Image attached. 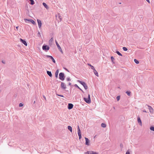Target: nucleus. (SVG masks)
<instances>
[{
    "label": "nucleus",
    "instance_id": "15",
    "mask_svg": "<svg viewBox=\"0 0 154 154\" xmlns=\"http://www.w3.org/2000/svg\"><path fill=\"white\" fill-rule=\"evenodd\" d=\"M93 72H94V74L95 75L97 76H98V73L97 72V71L95 69H93Z\"/></svg>",
    "mask_w": 154,
    "mask_h": 154
},
{
    "label": "nucleus",
    "instance_id": "49",
    "mask_svg": "<svg viewBox=\"0 0 154 154\" xmlns=\"http://www.w3.org/2000/svg\"><path fill=\"white\" fill-rule=\"evenodd\" d=\"M146 1L148 2L149 3V0H146Z\"/></svg>",
    "mask_w": 154,
    "mask_h": 154
},
{
    "label": "nucleus",
    "instance_id": "35",
    "mask_svg": "<svg viewBox=\"0 0 154 154\" xmlns=\"http://www.w3.org/2000/svg\"><path fill=\"white\" fill-rule=\"evenodd\" d=\"M56 95L58 96H60V97H64V96L63 95L59 94H57V93H56Z\"/></svg>",
    "mask_w": 154,
    "mask_h": 154
},
{
    "label": "nucleus",
    "instance_id": "32",
    "mask_svg": "<svg viewBox=\"0 0 154 154\" xmlns=\"http://www.w3.org/2000/svg\"><path fill=\"white\" fill-rule=\"evenodd\" d=\"M31 22L33 24V25H35L36 24V23L35 22V21L33 20H31Z\"/></svg>",
    "mask_w": 154,
    "mask_h": 154
},
{
    "label": "nucleus",
    "instance_id": "39",
    "mask_svg": "<svg viewBox=\"0 0 154 154\" xmlns=\"http://www.w3.org/2000/svg\"><path fill=\"white\" fill-rule=\"evenodd\" d=\"M77 130H78V132H79V131H81V130L79 128V125H78V127H77Z\"/></svg>",
    "mask_w": 154,
    "mask_h": 154
},
{
    "label": "nucleus",
    "instance_id": "7",
    "mask_svg": "<svg viewBox=\"0 0 154 154\" xmlns=\"http://www.w3.org/2000/svg\"><path fill=\"white\" fill-rule=\"evenodd\" d=\"M85 144L87 146H89V143L90 142V140L87 137H85Z\"/></svg>",
    "mask_w": 154,
    "mask_h": 154
},
{
    "label": "nucleus",
    "instance_id": "37",
    "mask_svg": "<svg viewBox=\"0 0 154 154\" xmlns=\"http://www.w3.org/2000/svg\"><path fill=\"white\" fill-rule=\"evenodd\" d=\"M117 100L118 101L120 99V96H118L116 97Z\"/></svg>",
    "mask_w": 154,
    "mask_h": 154
},
{
    "label": "nucleus",
    "instance_id": "52",
    "mask_svg": "<svg viewBox=\"0 0 154 154\" xmlns=\"http://www.w3.org/2000/svg\"><path fill=\"white\" fill-rule=\"evenodd\" d=\"M44 97H45V96H44Z\"/></svg>",
    "mask_w": 154,
    "mask_h": 154
},
{
    "label": "nucleus",
    "instance_id": "2",
    "mask_svg": "<svg viewBox=\"0 0 154 154\" xmlns=\"http://www.w3.org/2000/svg\"><path fill=\"white\" fill-rule=\"evenodd\" d=\"M59 79L61 80L62 81H63L64 80L65 78L64 73L63 72H60L59 74Z\"/></svg>",
    "mask_w": 154,
    "mask_h": 154
},
{
    "label": "nucleus",
    "instance_id": "45",
    "mask_svg": "<svg viewBox=\"0 0 154 154\" xmlns=\"http://www.w3.org/2000/svg\"><path fill=\"white\" fill-rule=\"evenodd\" d=\"M64 69H65L68 72H69V70H68V69H67L66 68H64Z\"/></svg>",
    "mask_w": 154,
    "mask_h": 154
},
{
    "label": "nucleus",
    "instance_id": "16",
    "mask_svg": "<svg viewBox=\"0 0 154 154\" xmlns=\"http://www.w3.org/2000/svg\"><path fill=\"white\" fill-rule=\"evenodd\" d=\"M59 73V70L58 69L57 70L55 73V76L56 78H57L58 77V75Z\"/></svg>",
    "mask_w": 154,
    "mask_h": 154
},
{
    "label": "nucleus",
    "instance_id": "12",
    "mask_svg": "<svg viewBox=\"0 0 154 154\" xmlns=\"http://www.w3.org/2000/svg\"><path fill=\"white\" fill-rule=\"evenodd\" d=\"M37 21L38 25V26L39 28H40L42 26L41 21L39 19H37Z\"/></svg>",
    "mask_w": 154,
    "mask_h": 154
},
{
    "label": "nucleus",
    "instance_id": "14",
    "mask_svg": "<svg viewBox=\"0 0 154 154\" xmlns=\"http://www.w3.org/2000/svg\"><path fill=\"white\" fill-rule=\"evenodd\" d=\"M47 74L50 77H52V74L51 73V71H47Z\"/></svg>",
    "mask_w": 154,
    "mask_h": 154
},
{
    "label": "nucleus",
    "instance_id": "20",
    "mask_svg": "<svg viewBox=\"0 0 154 154\" xmlns=\"http://www.w3.org/2000/svg\"><path fill=\"white\" fill-rule=\"evenodd\" d=\"M68 129L71 132H72V127L70 126H68L67 127Z\"/></svg>",
    "mask_w": 154,
    "mask_h": 154
},
{
    "label": "nucleus",
    "instance_id": "28",
    "mask_svg": "<svg viewBox=\"0 0 154 154\" xmlns=\"http://www.w3.org/2000/svg\"><path fill=\"white\" fill-rule=\"evenodd\" d=\"M58 18L59 19L60 21H61L62 20V17L60 15V14H58Z\"/></svg>",
    "mask_w": 154,
    "mask_h": 154
},
{
    "label": "nucleus",
    "instance_id": "13",
    "mask_svg": "<svg viewBox=\"0 0 154 154\" xmlns=\"http://www.w3.org/2000/svg\"><path fill=\"white\" fill-rule=\"evenodd\" d=\"M137 122L141 126H142V123L141 122V119L140 117H137Z\"/></svg>",
    "mask_w": 154,
    "mask_h": 154
},
{
    "label": "nucleus",
    "instance_id": "33",
    "mask_svg": "<svg viewBox=\"0 0 154 154\" xmlns=\"http://www.w3.org/2000/svg\"><path fill=\"white\" fill-rule=\"evenodd\" d=\"M123 50L125 51H127L128 49L125 47H123L122 48Z\"/></svg>",
    "mask_w": 154,
    "mask_h": 154
},
{
    "label": "nucleus",
    "instance_id": "40",
    "mask_svg": "<svg viewBox=\"0 0 154 154\" xmlns=\"http://www.w3.org/2000/svg\"><path fill=\"white\" fill-rule=\"evenodd\" d=\"M120 147L121 148V149L123 147V145L122 143H121L120 145Z\"/></svg>",
    "mask_w": 154,
    "mask_h": 154
},
{
    "label": "nucleus",
    "instance_id": "18",
    "mask_svg": "<svg viewBox=\"0 0 154 154\" xmlns=\"http://www.w3.org/2000/svg\"><path fill=\"white\" fill-rule=\"evenodd\" d=\"M75 86L79 89L80 90H81L83 93H84V91H83L81 88H80L78 86L77 84H75L74 85Z\"/></svg>",
    "mask_w": 154,
    "mask_h": 154
},
{
    "label": "nucleus",
    "instance_id": "44",
    "mask_svg": "<svg viewBox=\"0 0 154 154\" xmlns=\"http://www.w3.org/2000/svg\"><path fill=\"white\" fill-rule=\"evenodd\" d=\"M88 99L89 100H91V97H90V96L89 94H88Z\"/></svg>",
    "mask_w": 154,
    "mask_h": 154
},
{
    "label": "nucleus",
    "instance_id": "41",
    "mask_svg": "<svg viewBox=\"0 0 154 154\" xmlns=\"http://www.w3.org/2000/svg\"><path fill=\"white\" fill-rule=\"evenodd\" d=\"M126 154H130V152L129 151V150H128V151L126 152Z\"/></svg>",
    "mask_w": 154,
    "mask_h": 154
},
{
    "label": "nucleus",
    "instance_id": "26",
    "mask_svg": "<svg viewBox=\"0 0 154 154\" xmlns=\"http://www.w3.org/2000/svg\"><path fill=\"white\" fill-rule=\"evenodd\" d=\"M45 57L47 58H49L51 59L53 58V57L52 56L50 55H46Z\"/></svg>",
    "mask_w": 154,
    "mask_h": 154
},
{
    "label": "nucleus",
    "instance_id": "46",
    "mask_svg": "<svg viewBox=\"0 0 154 154\" xmlns=\"http://www.w3.org/2000/svg\"><path fill=\"white\" fill-rule=\"evenodd\" d=\"M69 85L70 86L71 85V83L70 82H69L68 83Z\"/></svg>",
    "mask_w": 154,
    "mask_h": 154
},
{
    "label": "nucleus",
    "instance_id": "27",
    "mask_svg": "<svg viewBox=\"0 0 154 154\" xmlns=\"http://www.w3.org/2000/svg\"><path fill=\"white\" fill-rule=\"evenodd\" d=\"M30 2V4L31 5H33L35 4V2L33 0H29Z\"/></svg>",
    "mask_w": 154,
    "mask_h": 154
},
{
    "label": "nucleus",
    "instance_id": "42",
    "mask_svg": "<svg viewBox=\"0 0 154 154\" xmlns=\"http://www.w3.org/2000/svg\"><path fill=\"white\" fill-rule=\"evenodd\" d=\"M51 60H52V61L54 63H56L55 60L54 59V58L53 57V58L51 59Z\"/></svg>",
    "mask_w": 154,
    "mask_h": 154
},
{
    "label": "nucleus",
    "instance_id": "51",
    "mask_svg": "<svg viewBox=\"0 0 154 154\" xmlns=\"http://www.w3.org/2000/svg\"><path fill=\"white\" fill-rule=\"evenodd\" d=\"M96 137V136H95L94 137V138H95V137Z\"/></svg>",
    "mask_w": 154,
    "mask_h": 154
},
{
    "label": "nucleus",
    "instance_id": "24",
    "mask_svg": "<svg viewBox=\"0 0 154 154\" xmlns=\"http://www.w3.org/2000/svg\"><path fill=\"white\" fill-rule=\"evenodd\" d=\"M88 65L91 67L92 69L93 70L95 69L94 66L91 65L90 64H88Z\"/></svg>",
    "mask_w": 154,
    "mask_h": 154
},
{
    "label": "nucleus",
    "instance_id": "43",
    "mask_svg": "<svg viewBox=\"0 0 154 154\" xmlns=\"http://www.w3.org/2000/svg\"><path fill=\"white\" fill-rule=\"evenodd\" d=\"M23 106V104H22V103H20L19 104V107H20Z\"/></svg>",
    "mask_w": 154,
    "mask_h": 154
},
{
    "label": "nucleus",
    "instance_id": "48",
    "mask_svg": "<svg viewBox=\"0 0 154 154\" xmlns=\"http://www.w3.org/2000/svg\"><path fill=\"white\" fill-rule=\"evenodd\" d=\"M143 112H146V110H143Z\"/></svg>",
    "mask_w": 154,
    "mask_h": 154
},
{
    "label": "nucleus",
    "instance_id": "4",
    "mask_svg": "<svg viewBox=\"0 0 154 154\" xmlns=\"http://www.w3.org/2000/svg\"><path fill=\"white\" fill-rule=\"evenodd\" d=\"M61 87L62 89L64 90L66 88V84L63 82H61Z\"/></svg>",
    "mask_w": 154,
    "mask_h": 154
},
{
    "label": "nucleus",
    "instance_id": "21",
    "mask_svg": "<svg viewBox=\"0 0 154 154\" xmlns=\"http://www.w3.org/2000/svg\"><path fill=\"white\" fill-rule=\"evenodd\" d=\"M31 20H32V19H26V18H25L24 19V20L26 22L27 21H29V22H31Z\"/></svg>",
    "mask_w": 154,
    "mask_h": 154
},
{
    "label": "nucleus",
    "instance_id": "36",
    "mask_svg": "<svg viewBox=\"0 0 154 154\" xmlns=\"http://www.w3.org/2000/svg\"><path fill=\"white\" fill-rule=\"evenodd\" d=\"M53 41V38L52 37L49 40V43H50L51 42H52Z\"/></svg>",
    "mask_w": 154,
    "mask_h": 154
},
{
    "label": "nucleus",
    "instance_id": "30",
    "mask_svg": "<svg viewBox=\"0 0 154 154\" xmlns=\"http://www.w3.org/2000/svg\"><path fill=\"white\" fill-rule=\"evenodd\" d=\"M134 62L136 64H137L139 63V61L136 59H134Z\"/></svg>",
    "mask_w": 154,
    "mask_h": 154
},
{
    "label": "nucleus",
    "instance_id": "34",
    "mask_svg": "<svg viewBox=\"0 0 154 154\" xmlns=\"http://www.w3.org/2000/svg\"><path fill=\"white\" fill-rule=\"evenodd\" d=\"M66 80L67 81H70L71 80V79H70V77H68L66 78Z\"/></svg>",
    "mask_w": 154,
    "mask_h": 154
},
{
    "label": "nucleus",
    "instance_id": "10",
    "mask_svg": "<svg viewBox=\"0 0 154 154\" xmlns=\"http://www.w3.org/2000/svg\"><path fill=\"white\" fill-rule=\"evenodd\" d=\"M20 42H22L25 45L27 46V44L26 42L23 39L21 38L20 39Z\"/></svg>",
    "mask_w": 154,
    "mask_h": 154
},
{
    "label": "nucleus",
    "instance_id": "38",
    "mask_svg": "<svg viewBox=\"0 0 154 154\" xmlns=\"http://www.w3.org/2000/svg\"><path fill=\"white\" fill-rule=\"evenodd\" d=\"M38 36L39 37H41V35L40 33V32H38Z\"/></svg>",
    "mask_w": 154,
    "mask_h": 154
},
{
    "label": "nucleus",
    "instance_id": "6",
    "mask_svg": "<svg viewBox=\"0 0 154 154\" xmlns=\"http://www.w3.org/2000/svg\"><path fill=\"white\" fill-rule=\"evenodd\" d=\"M55 42H56V44L57 46V48L61 52H62V53H63V51H62V50L61 48L60 47V45H59V44H58V42L56 40L55 41Z\"/></svg>",
    "mask_w": 154,
    "mask_h": 154
},
{
    "label": "nucleus",
    "instance_id": "29",
    "mask_svg": "<svg viewBox=\"0 0 154 154\" xmlns=\"http://www.w3.org/2000/svg\"><path fill=\"white\" fill-rule=\"evenodd\" d=\"M126 93L128 96H130L131 95V92L130 91H127L126 92Z\"/></svg>",
    "mask_w": 154,
    "mask_h": 154
},
{
    "label": "nucleus",
    "instance_id": "50",
    "mask_svg": "<svg viewBox=\"0 0 154 154\" xmlns=\"http://www.w3.org/2000/svg\"><path fill=\"white\" fill-rule=\"evenodd\" d=\"M18 26H17L16 27V28L17 29H18Z\"/></svg>",
    "mask_w": 154,
    "mask_h": 154
},
{
    "label": "nucleus",
    "instance_id": "17",
    "mask_svg": "<svg viewBox=\"0 0 154 154\" xmlns=\"http://www.w3.org/2000/svg\"><path fill=\"white\" fill-rule=\"evenodd\" d=\"M42 5L44 6V7H45L47 9H48L49 8L48 7L47 5L45 2H43L42 3Z\"/></svg>",
    "mask_w": 154,
    "mask_h": 154
},
{
    "label": "nucleus",
    "instance_id": "5",
    "mask_svg": "<svg viewBox=\"0 0 154 154\" xmlns=\"http://www.w3.org/2000/svg\"><path fill=\"white\" fill-rule=\"evenodd\" d=\"M146 105L148 107V109H149L150 112L151 113H153V112L154 110L152 107L149 105Z\"/></svg>",
    "mask_w": 154,
    "mask_h": 154
},
{
    "label": "nucleus",
    "instance_id": "31",
    "mask_svg": "<svg viewBox=\"0 0 154 154\" xmlns=\"http://www.w3.org/2000/svg\"><path fill=\"white\" fill-rule=\"evenodd\" d=\"M150 129L151 131H154V126H152L150 127Z\"/></svg>",
    "mask_w": 154,
    "mask_h": 154
},
{
    "label": "nucleus",
    "instance_id": "8",
    "mask_svg": "<svg viewBox=\"0 0 154 154\" xmlns=\"http://www.w3.org/2000/svg\"><path fill=\"white\" fill-rule=\"evenodd\" d=\"M83 99L87 103L89 104L91 103V100H89L88 98L84 97Z\"/></svg>",
    "mask_w": 154,
    "mask_h": 154
},
{
    "label": "nucleus",
    "instance_id": "19",
    "mask_svg": "<svg viewBox=\"0 0 154 154\" xmlns=\"http://www.w3.org/2000/svg\"><path fill=\"white\" fill-rule=\"evenodd\" d=\"M78 134L79 137V139H80L82 138L81 131H79V132H78Z\"/></svg>",
    "mask_w": 154,
    "mask_h": 154
},
{
    "label": "nucleus",
    "instance_id": "22",
    "mask_svg": "<svg viewBox=\"0 0 154 154\" xmlns=\"http://www.w3.org/2000/svg\"><path fill=\"white\" fill-rule=\"evenodd\" d=\"M115 53H117L119 55L121 56H122V54L118 51H116Z\"/></svg>",
    "mask_w": 154,
    "mask_h": 154
},
{
    "label": "nucleus",
    "instance_id": "11",
    "mask_svg": "<svg viewBox=\"0 0 154 154\" xmlns=\"http://www.w3.org/2000/svg\"><path fill=\"white\" fill-rule=\"evenodd\" d=\"M86 154H98V153L92 151H87L85 153Z\"/></svg>",
    "mask_w": 154,
    "mask_h": 154
},
{
    "label": "nucleus",
    "instance_id": "3",
    "mask_svg": "<svg viewBox=\"0 0 154 154\" xmlns=\"http://www.w3.org/2000/svg\"><path fill=\"white\" fill-rule=\"evenodd\" d=\"M42 49L45 51L47 52L49 49V46L47 45H43L42 47Z\"/></svg>",
    "mask_w": 154,
    "mask_h": 154
},
{
    "label": "nucleus",
    "instance_id": "23",
    "mask_svg": "<svg viewBox=\"0 0 154 154\" xmlns=\"http://www.w3.org/2000/svg\"><path fill=\"white\" fill-rule=\"evenodd\" d=\"M111 60L112 61V63H115L114 62V60L115 59L113 57V56H111Z\"/></svg>",
    "mask_w": 154,
    "mask_h": 154
},
{
    "label": "nucleus",
    "instance_id": "47",
    "mask_svg": "<svg viewBox=\"0 0 154 154\" xmlns=\"http://www.w3.org/2000/svg\"><path fill=\"white\" fill-rule=\"evenodd\" d=\"M2 63L5 64V61L3 60L2 61Z\"/></svg>",
    "mask_w": 154,
    "mask_h": 154
},
{
    "label": "nucleus",
    "instance_id": "25",
    "mask_svg": "<svg viewBox=\"0 0 154 154\" xmlns=\"http://www.w3.org/2000/svg\"><path fill=\"white\" fill-rule=\"evenodd\" d=\"M101 126L103 128H105L106 127V125L103 123H102L101 124Z\"/></svg>",
    "mask_w": 154,
    "mask_h": 154
},
{
    "label": "nucleus",
    "instance_id": "9",
    "mask_svg": "<svg viewBox=\"0 0 154 154\" xmlns=\"http://www.w3.org/2000/svg\"><path fill=\"white\" fill-rule=\"evenodd\" d=\"M73 106V105L71 103H68V109H72Z\"/></svg>",
    "mask_w": 154,
    "mask_h": 154
},
{
    "label": "nucleus",
    "instance_id": "1",
    "mask_svg": "<svg viewBox=\"0 0 154 154\" xmlns=\"http://www.w3.org/2000/svg\"><path fill=\"white\" fill-rule=\"evenodd\" d=\"M77 81L81 84L84 87L85 90H87L88 88V86L84 82L82 81L79 80H78Z\"/></svg>",
    "mask_w": 154,
    "mask_h": 154
}]
</instances>
